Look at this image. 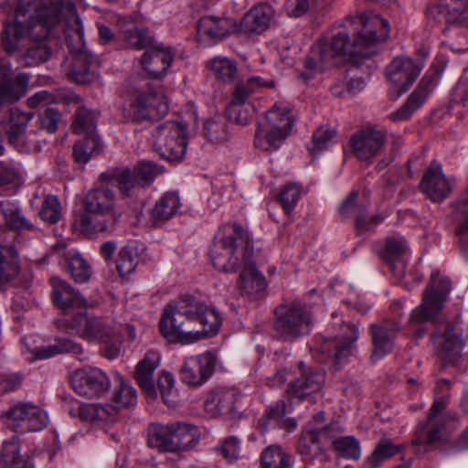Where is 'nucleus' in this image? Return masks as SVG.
Instances as JSON below:
<instances>
[{
	"mask_svg": "<svg viewBox=\"0 0 468 468\" xmlns=\"http://www.w3.org/2000/svg\"><path fill=\"white\" fill-rule=\"evenodd\" d=\"M74 12L72 0H57L49 6L43 5L38 0H19L15 20L5 23L1 34L4 50L8 54L25 51L27 58H36L42 62L47 60V48L39 43L28 47L29 43L44 39L62 15Z\"/></svg>",
	"mask_w": 468,
	"mask_h": 468,
	"instance_id": "nucleus-1",
	"label": "nucleus"
},
{
	"mask_svg": "<svg viewBox=\"0 0 468 468\" xmlns=\"http://www.w3.org/2000/svg\"><path fill=\"white\" fill-rule=\"evenodd\" d=\"M83 211L75 216L71 227L86 237L112 230L119 214L114 193L106 187H94L82 199Z\"/></svg>",
	"mask_w": 468,
	"mask_h": 468,
	"instance_id": "nucleus-2",
	"label": "nucleus"
},
{
	"mask_svg": "<svg viewBox=\"0 0 468 468\" xmlns=\"http://www.w3.org/2000/svg\"><path fill=\"white\" fill-rule=\"evenodd\" d=\"M209 256L218 271L226 273L239 271L246 264L245 258H253L252 241L248 231L237 223L225 225L222 236L211 246Z\"/></svg>",
	"mask_w": 468,
	"mask_h": 468,
	"instance_id": "nucleus-3",
	"label": "nucleus"
},
{
	"mask_svg": "<svg viewBox=\"0 0 468 468\" xmlns=\"http://www.w3.org/2000/svg\"><path fill=\"white\" fill-rule=\"evenodd\" d=\"M121 108L128 120H159L167 113L168 101L162 89H154L141 80L129 85Z\"/></svg>",
	"mask_w": 468,
	"mask_h": 468,
	"instance_id": "nucleus-4",
	"label": "nucleus"
},
{
	"mask_svg": "<svg viewBox=\"0 0 468 468\" xmlns=\"http://www.w3.org/2000/svg\"><path fill=\"white\" fill-rule=\"evenodd\" d=\"M359 336L358 326L353 323H334L327 335L317 338L315 356L321 363H331L337 369L351 356Z\"/></svg>",
	"mask_w": 468,
	"mask_h": 468,
	"instance_id": "nucleus-5",
	"label": "nucleus"
},
{
	"mask_svg": "<svg viewBox=\"0 0 468 468\" xmlns=\"http://www.w3.org/2000/svg\"><path fill=\"white\" fill-rule=\"evenodd\" d=\"M351 27L346 22L345 28L336 32L330 42L319 41L312 48L311 54L306 60V67L310 69H323L334 65V58L342 56L367 58L372 51H365L360 48L356 37L353 41L349 38L347 28Z\"/></svg>",
	"mask_w": 468,
	"mask_h": 468,
	"instance_id": "nucleus-6",
	"label": "nucleus"
},
{
	"mask_svg": "<svg viewBox=\"0 0 468 468\" xmlns=\"http://www.w3.org/2000/svg\"><path fill=\"white\" fill-rule=\"evenodd\" d=\"M273 331L282 341H293L311 333L313 315L306 304L291 302L280 304L274 312Z\"/></svg>",
	"mask_w": 468,
	"mask_h": 468,
	"instance_id": "nucleus-7",
	"label": "nucleus"
},
{
	"mask_svg": "<svg viewBox=\"0 0 468 468\" xmlns=\"http://www.w3.org/2000/svg\"><path fill=\"white\" fill-rule=\"evenodd\" d=\"M58 327L66 333L75 335L90 342H101L107 335H112L115 328L112 322L101 316L88 315L87 310L58 321Z\"/></svg>",
	"mask_w": 468,
	"mask_h": 468,
	"instance_id": "nucleus-8",
	"label": "nucleus"
},
{
	"mask_svg": "<svg viewBox=\"0 0 468 468\" xmlns=\"http://www.w3.org/2000/svg\"><path fill=\"white\" fill-rule=\"evenodd\" d=\"M450 291V280L441 277L439 271H433L431 282L423 293L422 302L412 311L410 322L422 324L432 321L442 309L443 302Z\"/></svg>",
	"mask_w": 468,
	"mask_h": 468,
	"instance_id": "nucleus-9",
	"label": "nucleus"
},
{
	"mask_svg": "<svg viewBox=\"0 0 468 468\" xmlns=\"http://www.w3.org/2000/svg\"><path fill=\"white\" fill-rule=\"evenodd\" d=\"M360 48L367 49L386 40L390 32L389 22L376 13H360L347 19Z\"/></svg>",
	"mask_w": 468,
	"mask_h": 468,
	"instance_id": "nucleus-10",
	"label": "nucleus"
},
{
	"mask_svg": "<svg viewBox=\"0 0 468 468\" xmlns=\"http://www.w3.org/2000/svg\"><path fill=\"white\" fill-rule=\"evenodd\" d=\"M292 117L288 108L273 105L258 125L255 140L258 144L278 146L283 144L292 127Z\"/></svg>",
	"mask_w": 468,
	"mask_h": 468,
	"instance_id": "nucleus-11",
	"label": "nucleus"
},
{
	"mask_svg": "<svg viewBox=\"0 0 468 468\" xmlns=\"http://www.w3.org/2000/svg\"><path fill=\"white\" fill-rule=\"evenodd\" d=\"M186 320L185 313L179 312L178 303L167 304L159 322L161 335L169 343L188 345L206 337L207 331H185L183 325Z\"/></svg>",
	"mask_w": 468,
	"mask_h": 468,
	"instance_id": "nucleus-12",
	"label": "nucleus"
},
{
	"mask_svg": "<svg viewBox=\"0 0 468 468\" xmlns=\"http://www.w3.org/2000/svg\"><path fill=\"white\" fill-rule=\"evenodd\" d=\"M179 312H184L187 322H198L207 331L206 337L216 335L222 324L220 314L215 307L207 305L204 302L193 297L186 296L178 302Z\"/></svg>",
	"mask_w": 468,
	"mask_h": 468,
	"instance_id": "nucleus-13",
	"label": "nucleus"
},
{
	"mask_svg": "<svg viewBox=\"0 0 468 468\" xmlns=\"http://www.w3.org/2000/svg\"><path fill=\"white\" fill-rule=\"evenodd\" d=\"M341 432L338 423H330L325 426H314L313 423L304 425L297 441V452L305 462H314L324 452L323 442L320 439L322 433L334 439Z\"/></svg>",
	"mask_w": 468,
	"mask_h": 468,
	"instance_id": "nucleus-14",
	"label": "nucleus"
},
{
	"mask_svg": "<svg viewBox=\"0 0 468 468\" xmlns=\"http://www.w3.org/2000/svg\"><path fill=\"white\" fill-rule=\"evenodd\" d=\"M368 330L372 345L370 360L376 363L393 351L401 325L397 318H384L371 324Z\"/></svg>",
	"mask_w": 468,
	"mask_h": 468,
	"instance_id": "nucleus-15",
	"label": "nucleus"
},
{
	"mask_svg": "<svg viewBox=\"0 0 468 468\" xmlns=\"http://www.w3.org/2000/svg\"><path fill=\"white\" fill-rule=\"evenodd\" d=\"M6 424L16 432L37 431L48 425L47 413L32 403H19L5 414Z\"/></svg>",
	"mask_w": 468,
	"mask_h": 468,
	"instance_id": "nucleus-16",
	"label": "nucleus"
},
{
	"mask_svg": "<svg viewBox=\"0 0 468 468\" xmlns=\"http://www.w3.org/2000/svg\"><path fill=\"white\" fill-rule=\"evenodd\" d=\"M424 67L422 60H414L406 56L395 58L387 68V78L394 86V100H397L419 77Z\"/></svg>",
	"mask_w": 468,
	"mask_h": 468,
	"instance_id": "nucleus-17",
	"label": "nucleus"
},
{
	"mask_svg": "<svg viewBox=\"0 0 468 468\" xmlns=\"http://www.w3.org/2000/svg\"><path fill=\"white\" fill-rule=\"evenodd\" d=\"M70 384L80 396L94 399L103 396L111 383L105 372L90 367L75 371L70 377Z\"/></svg>",
	"mask_w": 468,
	"mask_h": 468,
	"instance_id": "nucleus-18",
	"label": "nucleus"
},
{
	"mask_svg": "<svg viewBox=\"0 0 468 468\" xmlns=\"http://www.w3.org/2000/svg\"><path fill=\"white\" fill-rule=\"evenodd\" d=\"M273 80H265L261 77H250L245 81L239 82L232 93L231 101L227 108V114L229 120L237 124L245 125L249 121L246 112L239 107L244 104L250 96L261 88H273Z\"/></svg>",
	"mask_w": 468,
	"mask_h": 468,
	"instance_id": "nucleus-19",
	"label": "nucleus"
},
{
	"mask_svg": "<svg viewBox=\"0 0 468 468\" xmlns=\"http://www.w3.org/2000/svg\"><path fill=\"white\" fill-rule=\"evenodd\" d=\"M454 185V179L447 177L442 172L441 165L433 161L420 180V189L431 200L440 203L450 196Z\"/></svg>",
	"mask_w": 468,
	"mask_h": 468,
	"instance_id": "nucleus-20",
	"label": "nucleus"
},
{
	"mask_svg": "<svg viewBox=\"0 0 468 468\" xmlns=\"http://www.w3.org/2000/svg\"><path fill=\"white\" fill-rule=\"evenodd\" d=\"M442 406L441 402L431 406L426 423L418 431L413 441L415 444H432L446 438L448 424L453 416L450 413H443Z\"/></svg>",
	"mask_w": 468,
	"mask_h": 468,
	"instance_id": "nucleus-21",
	"label": "nucleus"
},
{
	"mask_svg": "<svg viewBox=\"0 0 468 468\" xmlns=\"http://www.w3.org/2000/svg\"><path fill=\"white\" fill-rule=\"evenodd\" d=\"M216 356L211 352L186 358L181 367V379L190 386H200L212 375Z\"/></svg>",
	"mask_w": 468,
	"mask_h": 468,
	"instance_id": "nucleus-22",
	"label": "nucleus"
},
{
	"mask_svg": "<svg viewBox=\"0 0 468 468\" xmlns=\"http://www.w3.org/2000/svg\"><path fill=\"white\" fill-rule=\"evenodd\" d=\"M54 304L65 314H74L85 311L87 302L70 284L58 277L50 280Z\"/></svg>",
	"mask_w": 468,
	"mask_h": 468,
	"instance_id": "nucleus-23",
	"label": "nucleus"
},
{
	"mask_svg": "<svg viewBox=\"0 0 468 468\" xmlns=\"http://www.w3.org/2000/svg\"><path fill=\"white\" fill-rule=\"evenodd\" d=\"M300 375L289 385L287 393L290 398L303 399L319 392L324 383V372L316 368L306 367L303 362L299 363Z\"/></svg>",
	"mask_w": 468,
	"mask_h": 468,
	"instance_id": "nucleus-24",
	"label": "nucleus"
},
{
	"mask_svg": "<svg viewBox=\"0 0 468 468\" xmlns=\"http://www.w3.org/2000/svg\"><path fill=\"white\" fill-rule=\"evenodd\" d=\"M436 80L435 74H425L420 80L416 89L408 97L405 103L397 111L389 114L393 122H403L411 117V115L420 109L434 88Z\"/></svg>",
	"mask_w": 468,
	"mask_h": 468,
	"instance_id": "nucleus-25",
	"label": "nucleus"
},
{
	"mask_svg": "<svg viewBox=\"0 0 468 468\" xmlns=\"http://www.w3.org/2000/svg\"><path fill=\"white\" fill-rule=\"evenodd\" d=\"M67 74L70 80L79 84L93 82L98 78V61L96 57L82 48L73 51L70 68Z\"/></svg>",
	"mask_w": 468,
	"mask_h": 468,
	"instance_id": "nucleus-26",
	"label": "nucleus"
},
{
	"mask_svg": "<svg viewBox=\"0 0 468 468\" xmlns=\"http://www.w3.org/2000/svg\"><path fill=\"white\" fill-rule=\"evenodd\" d=\"M443 326V332H436L434 335L435 338H441V342L438 344L437 355L444 364L453 363L464 346L463 332L457 324L446 323Z\"/></svg>",
	"mask_w": 468,
	"mask_h": 468,
	"instance_id": "nucleus-27",
	"label": "nucleus"
},
{
	"mask_svg": "<svg viewBox=\"0 0 468 468\" xmlns=\"http://www.w3.org/2000/svg\"><path fill=\"white\" fill-rule=\"evenodd\" d=\"M197 36L218 41L224 37L239 32L238 23L229 17L206 16L200 18L197 26Z\"/></svg>",
	"mask_w": 468,
	"mask_h": 468,
	"instance_id": "nucleus-28",
	"label": "nucleus"
},
{
	"mask_svg": "<svg viewBox=\"0 0 468 468\" xmlns=\"http://www.w3.org/2000/svg\"><path fill=\"white\" fill-rule=\"evenodd\" d=\"M173 59L170 48L155 47L144 53L141 65L150 77L158 79L166 74Z\"/></svg>",
	"mask_w": 468,
	"mask_h": 468,
	"instance_id": "nucleus-29",
	"label": "nucleus"
},
{
	"mask_svg": "<svg viewBox=\"0 0 468 468\" xmlns=\"http://www.w3.org/2000/svg\"><path fill=\"white\" fill-rule=\"evenodd\" d=\"M71 415L90 423L113 422L117 420V407L112 404L78 403L70 410Z\"/></svg>",
	"mask_w": 468,
	"mask_h": 468,
	"instance_id": "nucleus-30",
	"label": "nucleus"
},
{
	"mask_svg": "<svg viewBox=\"0 0 468 468\" xmlns=\"http://www.w3.org/2000/svg\"><path fill=\"white\" fill-rule=\"evenodd\" d=\"M172 452H184L193 448L200 439L197 426L187 422H170Z\"/></svg>",
	"mask_w": 468,
	"mask_h": 468,
	"instance_id": "nucleus-31",
	"label": "nucleus"
},
{
	"mask_svg": "<svg viewBox=\"0 0 468 468\" xmlns=\"http://www.w3.org/2000/svg\"><path fill=\"white\" fill-rule=\"evenodd\" d=\"M98 113L86 107H80L72 122L73 131L80 135L86 137V144L90 146H100L101 138L96 133V122Z\"/></svg>",
	"mask_w": 468,
	"mask_h": 468,
	"instance_id": "nucleus-32",
	"label": "nucleus"
},
{
	"mask_svg": "<svg viewBox=\"0 0 468 468\" xmlns=\"http://www.w3.org/2000/svg\"><path fill=\"white\" fill-rule=\"evenodd\" d=\"M99 180L102 185L116 186L125 196H132L134 189L141 186L134 171L128 167H112L101 173Z\"/></svg>",
	"mask_w": 468,
	"mask_h": 468,
	"instance_id": "nucleus-33",
	"label": "nucleus"
},
{
	"mask_svg": "<svg viewBox=\"0 0 468 468\" xmlns=\"http://www.w3.org/2000/svg\"><path fill=\"white\" fill-rule=\"evenodd\" d=\"M246 259L244 264L239 271V288L243 292L252 297H261L267 288V282L262 274H261L255 267L253 258Z\"/></svg>",
	"mask_w": 468,
	"mask_h": 468,
	"instance_id": "nucleus-34",
	"label": "nucleus"
},
{
	"mask_svg": "<svg viewBox=\"0 0 468 468\" xmlns=\"http://www.w3.org/2000/svg\"><path fill=\"white\" fill-rule=\"evenodd\" d=\"M358 192L352 191L339 207V213L342 218H355L356 231L357 235L369 232L370 226L366 222L367 207L357 201Z\"/></svg>",
	"mask_w": 468,
	"mask_h": 468,
	"instance_id": "nucleus-35",
	"label": "nucleus"
},
{
	"mask_svg": "<svg viewBox=\"0 0 468 468\" xmlns=\"http://www.w3.org/2000/svg\"><path fill=\"white\" fill-rule=\"evenodd\" d=\"M271 17V9L269 5H256L247 12L238 24L239 32L260 34L268 28Z\"/></svg>",
	"mask_w": 468,
	"mask_h": 468,
	"instance_id": "nucleus-36",
	"label": "nucleus"
},
{
	"mask_svg": "<svg viewBox=\"0 0 468 468\" xmlns=\"http://www.w3.org/2000/svg\"><path fill=\"white\" fill-rule=\"evenodd\" d=\"M159 364V353L154 350H149L136 366L135 379L142 389L147 394H152L154 391L153 374Z\"/></svg>",
	"mask_w": 468,
	"mask_h": 468,
	"instance_id": "nucleus-37",
	"label": "nucleus"
},
{
	"mask_svg": "<svg viewBox=\"0 0 468 468\" xmlns=\"http://www.w3.org/2000/svg\"><path fill=\"white\" fill-rule=\"evenodd\" d=\"M64 353L72 354L80 361L88 359V355L82 346L69 338L60 339L53 345L37 347L35 350V356L37 359H47Z\"/></svg>",
	"mask_w": 468,
	"mask_h": 468,
	"instance_id": "nucleus-38",
	"label": "nucleus"
},
{
	"mask_svg": "<svg viewBox=\"0 0 468 468\" xmlns=\"http://www.w3.org/2000/svg\"><path fill=\"white\" fill-rule=\"evenodd\" d=\"M0 462L2 468H33L30 460L20 453V443L16 436L3 442Z\"/></svg>",
	"mask_w": 468,
	"mask_h": 468,
	"instance_id": "nucleus-39",
	"label": "nucleus"
},
{
	"mask_svg": "<svg viewBox=\"0 0 468 468\" xmlns=\"http://www.w3.org/2000/svg\"><path fill=\"white\" fill-rule=\"evenodd\" d=\"M0 213L4 217L5 225L13 230H33L34 224L28 220L20 207L13 201L0 202Z\"/></svg>",
	"mask_w": 468,
	"mask_h": 468,
	"instance_id": "nucleus-40",
	"label": "nucleus"
},
{
	"mask_svg": "<svg viewBox=\"0 0 468 468\" xmlns=\"http://www.w3.org/2000/svg\"><path fill=\"white\" fill-rule=\"evenodd\" d=\"M122 34L127 43L137 49H144L152 44L148 28L134 22L132 17L123 19Z\"/></svg>",
	"mask_w": 468,
	"mask_h": 468,
	"instance_id": "nucleus-41",
	"label": "nucleus"
},
{
	"mask_svg": "<svg viewBox=\"0 0 468 468\" xmlns=\"http://www.w3.org/2000/svg\"><path fill=\"white\" fill-rule=\"evenodd\" d=\"M32 118V112H23L18 108L10 110L8 122L4 128L1 127L2 131L5 130L8 144H15L18 143V139L25 133L27 125Z\"/></svg>",
	"mask_w": 468,
	"mask_h": 468,
	"instance_id": "nucleus-42",
	"label": "nucleus"
},
{
	"mask_svg": "<svg viewBox=\"0 0 468 468\" xmlns=\"http://www.w3.org/2000/svg\"><path fill=\"white\" fill-rule=\"evenodd\" d=\"M180 199L176 193L167 192L155 203L152 209V218L155 224L163 223L173 218L178 211Z\"/></svg>",
	"mask_w": 468,
	"mask_h": 468,
	"instance_id": "nucleus-43",
	"label": "nucleus"
},
{
	"mask_svg": "<svg viewBox=\"0 0 468 468\" xmlns=\"http://www.w3.org/2000/svg\"><path fill=\"white\" fill-rule=\"evenodd\" d=\"M405 245L403 241L388 239L382 251V258L388 263L391 271L397 277L405 274V263L401 260Z\"/></svg>",
	"mask_w": 468,
	"mask_h": 468,
	"instance_id": "nucleus-44",
	"label": "nucleus"
},
{
	"mask_svg": "<svg viewBox=\"0 0 468 468\" xmlns=\"http://www.w3.org/2000/svg\"><path fill=\"white\" fill-rule=\"evenodd\" d=\"M239 399L234 389H223L218 391L210 400L207 401V408H215L219 415L229 416L236 410V404Z\"/></svg>",
	"mask_w": 468,
	"mask_h": 468,
	"instance_id": "nucleus-45",
	"label": "nucleus"
},
{
	"mask_svg": "<svg viewBox=\"0 0 468 468\" xmlns=\"http://www.w3.org/2000/svg\"><path fill=\"white\" fill-rule=\"evenodd\" d=\"M391 134H388L382 131H378L372 127L362 129L352 135L350 138V146H373V144H391Z\"/></svg>",
	"mask_w": 468,
	"mask_h": 468,
	"instance_id": "nucleus-46",
	"label": "nucleus"
},
{
	"mask_svg": "<svg viewBox=\"0 0 468 468\" xmlns=\"http://www.w3.org/2000/svg\"><path fill=\"white\" fill-rule=\"evenodd\" d=\"M140 262L138 249L134 246H124L116 259V269L121 277H127L133 273Z\"/></svg>",
	"mask_w": 468,
	"mask_h": 468,
	"instance_id": "nucleus-47",
	"label": "nucleus"
},
{
	"mask_svg": "<svg viewBox=\"0 0 468 468\" xmlns=\"http://www.w3.org/2000/svg\"><path fill=\"white\" fill-rule=\"evenodd\" d=\"M147 444L160 452H172L169 424L154 423L148 428Z\"/></svg>",
	"mask_w": 468,
	"mask_h": 468,
	"instance_id": "nucleus-48",
	"label": "nucleus"
},
{
	"mask_svg": "<svg viewBox=\"0 0 468 468\" xmlns=\"http://www.w3.org/2000/svg\"><path fill=\"white\" fill-rule=\"evenodd\" d=\"M291 455L281 446L270 445L261 454L263 468H291Z\"/></svg>",
	"mask_w": 468,
	"mask_h": 468,
	"instance_id": "nucleus-49",
	"label": "nucleus"
},
{
	"mask_svg": "<svg viewBox=\"0 0 468 468\" xmlns=\"http://www.w3.org/2000/svg\"><path fill=\"white\" fill-rule=\"evenodd\" d=\"M210 68L216 78L224 82L233 81L238 75L235 61L228 58H214L211 60Z\"/></svg>",
	"mask_w": 468,
	"mask_h": 468,
	"instance_id": "nucleus-50",
	"label": "nucleus"
},
{
	"mask_svg": "<svg viewBox=\"0 0 468 468\" xmlns=\"http://www.w3.org/2000/svg\"><path fill=\"white\" fill-rule=\"evenodd\" d=\"M286 414V405L282 399L271 403L259 420V425L265 431L271 426H278Z\"/></svg>",
	"mask_w": 468,
	"mask_h": 468,
	"instance_id": "nucleus-51",
	"label": "nucleus"
},
{
	"mask_svg": "<svg viewBox=\"0 0 468 468\" xmlns=\"http://www.w3.org/2000/svg\"><path fill=\"white\" fill-rule=\"evenodd\" d=\"M333 446L344 458L358 460L361 456L359 441L354 436H341L334 439Z\"/></svg>",
	"mask_w": 468,
	"mask_h": 468,
	"instance_id": "nucleus-52",
	"label": "nucleus"
},
{
	"mask_svg": "<svg viewBox=\"0 0 468 468\" xmlns=\"http://www.w3.org/2000/svg\"><path fill=\"white\" fill-rule=\"evenodd\" d=\"M140 185L143 187L148 186L154 178L165 173V168L151 161H142L134 168Z\"/></svg>",
	"mask_w": 468,
	"mask_h": 468,
	"instance_id": "nucleus-53",
	"label": "nucleus"
},
{
	"mask_svg": "<svg viewBox=\"0 0 468 468\" xmlns=\"http://www.w3.org/2000/svg\"><path fill=\"white\" fill-rule=\"evenodd\" d=\"M301 196L302 187L296 183H289L281 189L279 201L286 214L292 212Z\"/></svg>",
	"mask_w": 468,
	"mask_h": 468,
	"instance_id": "nucleus-54",
	"label": "nucleus"
},
{
	"mask_svg": "<svg viewBox=\"0 0 468 468\" xmlns=\"http://www.w3.org/2000/svg\"><path fill=\"white\" fill-rule=\"evenodd\" d=\"M399 452V448L398 445L389 441H381L367 458V463L372 468H378L385 460L391 458Z\"/></svg>",
	"mask_w": 468,
	"mask_h": 468,
	"instance_id": "nucleus-55",
	"label": "nucleus"
},
{
	"mask_svg": "<svg viewBox=\"0 0 468 468\" xmlns=\"http://www.w3.org/2000/svg\"><path fill=\"white\" fill-rule=\"evenodd\" d=\"M40 218L49 224L57 223L61 218V206L58 197L48 195L45 197L41 209Z\"/></svg>",
	"mask_w": 468,
	"mask_h": 468,
	"instance_id": "nucleus-56",
	"label": "nucleus"
},
{
	"mask_svg": "<svg viewBox=\"0 0 468 468\" xmlns=\"http://www.w3.org/2000/svg\"><path fill=\"white\" fill-rule=\"evenodd\" d=\"M112 335H107L106 339L101 343L103 347L101 349V355L107 359L113 360L120 356L122 353V335L118 328L112 330Z\"/></svg>",
	"mask_w": 468,
	"mask_h": 468,
	"instance_id": "nucleus-57",
	"label": "nucleus"
},
{
	"mask_svg": "<svg viewBox=\"0 0 468 468\" xmlns=\"http://www.w3.org/2000/svg\"><path fill=\"white\" fill-rule=\"evenodd\" d=\"M68 271L76 282H85L90 277V267L85 259L77 254L72 256L68 264Z\"/></svg>",
	"mask_w": 468,
	"mask_h": 468,
	"instance_id": "nucleus-58",
	"label": "nucleus"
},
{
	"mask_svg": "<svg viewBox=\"0 0 468 468\" xmlns=\"http://www.w3.org/2000/svg\"><path fill=\"white\" fill-rule=\"evenodd\" d=\"M20 98L17 89L10 75L0 70V106L12 103Z\"/></svg>",
	"mask_w": 468,
	"mask_h": 468,
	"instance_id": "nucleus-59",
	"label": "nucleus"
},
{
	"mask_svg": "<svg viewBox=\"0 0 468 468\" xmlns=\"http://www.w3.org/2000/svg\"><path fill=\"white\" fill-rule=\"evenodd\" d=\"M112 406L117 407L118 411L121 408L133 406L136 402L135 389L126 384L121 383L120 388L114 392Z\"/></svg>",
	"mask_w": 468,
	"mask_h": 468,
	"instance_id": "nucleus-60",
	"label": "nucleus"
},
{
	"mask_svg": "<svg viewBox=\"0 0 468 468\" xmlns=\"http://www.w3.org/2000/svg\"><path fill=\"white\" fill-rule=\"evenodd\" d=\"M157 389L165 403L172 404L175 402V378L171 373L162 372L157 380Z\"/></svg>",
	"mask_w": 468,
	"mask_h": 468,
	"instance_id": "nucleus-61",
	"label": "nucleus"
},
{
	"mask_svg": "<svg viewBox=\"0 0 468 468\" xmlns=\"http://www.w3.org/2000/svg\"><path fill=\"white\" fill-rule=\"evenodd\" d=\"M163 131H167L168 135L177 146H187V133L186 127L177 122H170L162 127Z\"/></svg>",
	"mask_w": 468,
	"mask_h": 468,
	"instance_id": "nucleus-62",
	"label": "nucleus"
},
{
	"mask_svg": "<svg viewBox=\"0 0 468 468\" xmlns=\"http://www.w3.org/2000/svg\"><path fill=\"white\" fill-rule=\"evenodd\" d=\"M239 444L240 441L237 437L230 436L222 441L220 448L218 450L227 461L233 462L239 457Z\"/></svg>",
	"mask_w": 468,
	"mask_h": 468,
	"instance_id": "nucleus-63",
	"label": "nucleus"
},
{
	"mask_svg": "<svg viewBox=\"0 0 468 468\" xmlns=\"http://www.w3.org/2000/svg\"><path fill=\"white\" fill-rule=\"evenodd\" d=\"M205 129L209 141L213 144H222L229 136L225 125L218 122H207Z\"/></svg>",
	"mask_w": 468,
	"mask_h": 468,
	"instance_id": "nucleus-64",
	"label": "nucleus"
}]
</instances>
